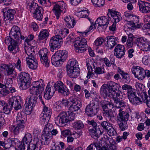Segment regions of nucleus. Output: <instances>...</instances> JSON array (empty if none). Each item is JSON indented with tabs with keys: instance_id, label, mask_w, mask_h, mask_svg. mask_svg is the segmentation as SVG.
Here are the masks:
<instances>
[{
	"instance_id": "603ef678",
	"label": "nucleus",
	"mask_w": 150,
	"mask_h": 150,
	"mask_svg": "<svg viewBox=\"0 0 150 150\" xmlns=\"http://www.w3.org/2000/svg\"><path fill=\"white\" fill-rule=\"evenodd\" d=\"M17 98V101H16V103H15V104L13 106V108L16 110L21 109V105L22 103V101L20 97L18 96Z\"/></svg>"
},
{
	"instance_id": "774afa93",
	"label": "nucleus",
	"mask_w": 150,
	"mask_h": 150,
	"mask_svg": "<svg viewBox=\"0 0 150 150\" xmlns=\"http://www.w3.org/2000/svg\"><path fill=\"white\" fill-rule=\"evenodd\" d=\"M144 21L146 23L145 26L146 25L147 26L146 28H150V15L146 16Z\"/></svg>"
},
{
	"instance_id": "39448f33",
	"label": "nucleus",
	"mask_w": 150,
	"mask_h": 150,
	"mask_svg": "<svg viewBox=\"0 0 150 150\" xmlns=\"http://www.w3.org/2000/svg\"><path fill=\"white\" fill-rule=\"evenodd\" d=\"M87 41L84 38L77 37L74 44L75 51L77 52L82 53L86 50L85 47L87 45Z\"/></svg>"
},
{
	"instance_id": "5701e85b",
	"label": "nucleus",
	"mask_w": 150,
	"mask_h": 150,
	"mask_svg": "<svg viewBox=\"0 0 150 150\" xmlns=\"http://www.w3.org/2000/svg\"><path fill=\"white\" fill-rule=\"evenodd\" d=\"M130 20V21L127 20V21L128 22V24L131 27L134 28H139L142 26V24L139 22L138 17L133 16Z\"/></svg>"
},
{
	"instance_id": "aec40b11",
	"label": "nucleus",
	"mask_w": 150,
	"mask_h": 150,
	"mask_svg": "<svg viewBox=\"0 0 150 150\" xmlns=\"http://www.w3.org/2000/svg\"><path fill=\"white\" fill-rule=\"evenodd\" d=\"M65 5L63 1H61L54 4L53 10L57 19H58L60 15L61 11H62L63 9H65Z\"/></svg>"
},
{
	"instance_id": "72a5a7b5",
	"label": "nucleus",
	"mask_w": 150,
	"mask_h": 150,
	"mask_svg": "<svg viewBox=\"0 0 150 150\" xmlns=\"http://www.w3.org/2000/svg\"><path fill=\"white\" fill-rule=\"evenodd\" d=\"M119 113L117 118L118 121H127L129 118V115L128 112L122 111V109L119 110Z\"/></svg>"
},
{
	"instance_id": "6e6d98bb",
	"label": "nucleus",
	"mask_w": 150,
	"mask_h": 150,
	"mask_svg": "<svg viewBox=\"0 0 150 150\" xmlns=\"http://www.w3.org/2000/svg\"><path fill=\"white\" fill-rule=\"evenodd\" d=\"M92 3L96 6L102 7L105 4V0H91Z\"/></svg>"
},
{
	"instance_id": "20e7f679",
	"label": "nucleus",
	"mask_w": 150,
	"mask_h": 150,
	"mask_svg": "<svg viewBox=\"0 0 150 150\" xmlns=\"http://www.w3.org/2000/svg\"><path fill=\"white\" fill-rule=\"evenodd\" d=\"M19 79L21 82L19 86L20 89L22 90L27 89L31 83L30 75L27 73L22 72L19 75Z\"/></svg>"
},
{
	"instance_id": "4468645a",
	"label": "nucleus",
	"mask_w": 150,
	"mask_h": 150,
	"mask_svg": "<svg viewBox=\"0 0 150 150\" xmlns=\"http://www.w3.org/2000/svg\"><path fill=\"white\" fill-rule=\"evenodd\" d=\"M9 35L12 37L14 39L18 41V42H21V40H24V37L21 35L20 28L17 26L14 25L13 26L11 30Z\"/></svg>"
},
{
	"instance_id": "2f4dec72",
	"label": "nucleus",
	"mask_w": 150,
	"mask_h": 150,
	"mask_svg": "<svg viewBox=\"0 0 150 150\" xmlns=\"http://www.w3.org/2000/svg\"><path fill=\"white\" fill-rule=\"evenodd\" d=\"M59 57L57 52L52 55L51 58V62L52 64L55 66L59 67L62 64V62Z\"/></svg>"
},
{
	"instance_id": "f8f14e48",
	"label": "nucleus",
	"mask_w": 150,
	"mask_h": 150,
	"mask_svg": "<svg viewBox=\"0 0 150 150\" xmlns=\"http://www.w3.org/2000/svg\"><path fill=\"white\" fill-rule=\"evenodd\" d=\"M42 103L44 105V107L43 112L40 114V119L42 124L46 125L49 121L52 112L50 109L45 105L43 101H42Z\"/></svg>"
},
{
	"instance_id": "0eeeda50",
	"label": "nucleus",
	"mask_w": 150,
	"mask_h": 150,
	"mask_svg": "<svg viewBox=\"0 0 150 150\" xmlns=\"http://www.w3.org/2000/svg\"><path fill=\"white\" fill-rule=\"evenodd\" d=\"M33 134L35 135L34 138L28 146L27 150H39L42 145L41 144L40 139L38 136H40V133L38 130L33 132Z\"/></svg>"
},
{
	"instance_id": "338daca9",
	"label": "nucleus",
	"mask_w": 150,
	"mask_h": 150,
	"mask_svg": "<svg viewBox=\"0 0 150 150\" xmlns=\"http://www.w3.org/2000/svg\"><path fill=\"white\" fill-rule=\"evenodd\" d=\"M91 144H92L93 146L95 148V149L96 150H101L102 147L103 146H102V145L99 142H96L92 143Z\"/></svg>"
},
{
	"instance_id": "680f3d73",
	"label": "nucleus",
	"mask_w": 150,
	"mask_h": 150,
	"mask_svg": "<svg viewBox=\"0 0 150 150\" xmlns=\"http://www.w3.org/2000/svg\"><path fill=\"white\" fill-rule=\"evenodd\" d=\"M38 1L41 5L49 7L51 5V3L49 0H38Z\"/></svg>"
},
{
	"instance_id": "393cba45",
	"label": "nucleus",
	"mask_w": 150,
	"mask_h": 150,
	"mask_svg": "<svg viewBox=\"0 0 150 150\" xmlns=\"http://www.w3.org/2000/svg\"><path fill=\"white\" fill-rule=\"evenodd\" d=\"M56 90L54 86L50 87L48 85L45 91L44 97L45 99L49 100L53 96Z\"/></svg>"
},
{
	"instance_id": "9d476101",
	"label": "nucleus",
	"mask_w": 150,
	"mask_h": 150,
	"mask_svg": "<svg viewBox=\"0 0 150 150\" xmlns=\"http://www.w3.org/2000/svg\"><path fill=\"white\" fill-rule=\"evenodd\" d=\"M134 43L142 50L150 51V41L145 38L142 37L137 38Z\"/></svg>"
},
{
	"instance_id": "bf43d9fd",
	"label": "nucleus",
	"mask_w": 150,
	"mask_h": 150,
	"mask_svg": "<svg viewBox=\"0 0 150 150\" xmlns=\"http://www.w3.org/2000/svg\"><path fill=\"white\" fill-rule=\"evenodd\" d=\"M81 105L75 104L72 105L69 107V110L71 112L77 111L79 110Z\"/></svg>"
},
{
	"instance_id": "69168bd1",
	"label": "nucleus",
	"mask_w": 150,
	"mask_h": 150,
	"mask_svg": "<svg viewBox=\"0 0 150 150\" xmlns=\"http://www.w3.org/2000/svg\"><path fill=\"white\" fill-rule=\"evenodd\" d=\"M95 73L97 74H102L105 72V70L104 68L100 67H96L95 68Z\"/></svg>"
},
{
	"instance_id": "6e6552de",
	"label": "nucleus",
	"mask_w": 150,
	"mask_h": 150,
	"mask_svg": "<svg viewBox=\"0 0 150 150\" xmlns=\"http://www.w3.org/2000/svg\"><path fill=\"white\" fill-rule=\"evenodd\" d=\"M13 38L10 35L8 36L5 38V42L7 45H9L8 47L9 50L15 54L19 52V50L17 45L18 41L15 39L13 40Z\"/></svg>"
},
{
	"instance_id": "cd10ccee",
	"label": "nucleus",
	"mask_w": 150,
	"mask_h": 150,
	"mask_svg": "<svg viewBox=\"0 0 150 150\" xmlns=\"http://www.w3.org/2000/svg\"><path fill=\"white\" fill-rule=\"evenodd\" d=\"M26 60L29 68L32 69H35L37 68L38 63L36 58L34 57H26Z\"/></svg>"
},
{
	"instance_id": "37998d69",
	"label": "nucleus",
	"mask_w": 150,
	"mask_h": 150,
	"mask_svg": "<svg viewBox=\"0 0 150 150\" xmlns=\"http://www.w3.org/2000/svg\"><path fill=\"white\" fill-rule=\"evenodd\" d=\"M33 47L31 45L25 46L24 49L25 53L28 56L27 57H34V51L33 50Z\"/></svg>"
},
{
	"instance_id": "423d86ee",
	"label": "nucleus",
	"mask_w": 150,
	"mask_h": 150,
	"mask_svg": "<svg viewBox=\"0 0 150 150\" xmlns=\"http://www.w3.org/2000/svg\"><path fill=\"white\" fill-rule=\"evenodd\" d=\"M107 15L109 18H110L111 16L113 18L112 20H114L111 26L109 27V29L112 31H115L116 28V23L119 22L122 19L120 13L114 10L109 9Z\"/></svg>"
},
{
	"instance_id": "a211bd4d",
	"label": "nucleus",
	"mask_w": 150,
	"mask_h": 150,
	"mask_svg": "<svg viewBox=\"0 0 150 150\" xmlns=\"http://www.w3.org/2000/svg\"><path fill=\"white\" fill-rule=\"evenodd\" d=\"M100 125L104 130H105L110 136H114L116 132L112 126V124L106 121L102 122Z\"/></svg>"
},
{
	"instance_id": "f704fd0d",
	"label": "nucleus",
	"mask_w": 150,
	"mask_h": 150,
	"mask_svg": "<svg viewBox=\"0 0 150 150\" xmlns=\"http://www.w3.org/2000/svg\"><path fill=\"white\" fill-rule=\"evenodd\" d=\"M78 13H81V14H83V16H84V17L87 18L90 21L91 23V25L88 29V32H89L94 28L95 29L96 28V25H95V23L94 24L93 22H91V21L92 20V19L88 17V16L89 15V13L88 11L81 10Z\"/></svg>"
},
{
	"instance_id": "864d4df0",
	"label": "nucleus",
	"mask_w": 150,
	"mask_h": 150,
	"mask_svg": "<svg viewBox=\"0 0 150 150\" xmlns=\"http://www.w3.org/2000/svg\"><path fill=\"white\" fill-rule=\"evenodd\" d=\"M74 128L77 129H80L84 127V124L81 120H78L74 122L73 124Z\"/></svg>"
},
{
	"instance_id": "ea45409f",
	"label": "nucleus",
	"mask_w": 150,
	"mask_h": 150,
	"mask_svg": "<svg viewBox=\"0 0 150 150\" xmlns=\"http://www.w3.org/2000/svg\"><path fill=\"white\" fill-rule=\"evenodd\" d=\"M64 20L66 23L65 25L68 28H70L74 27L75 22L73 18H71L70 17L66 16L64 18Z\"/></svg>"
},
{
	"instance_id": "bb28decb",
	"label": "nucleus",
	"mask_w": 150,
	"mask_h": 150,
	"mask_svg": "<svg viewBox=\"0 0 150 150\" xmlns=\"http://www.w3.org/2000/svg\"><path fill=\"white\" fill-rule=\"evenodd\" d=\"M108 83L109 84L110 88L111 90V96L113 97L117 96L120 97V94L122 93L120 92L117 93L116 91H117V88L118 87V84L112 81H110L108 82Z\"/></svg>"
},
{
	"instance_id": "09e8293b",
	"label": "nucleus",
	"mask_w": 150,
	"mask_h": 150,
	"mask_svg": "<svg viewBox=\"0 0 150 150\" xmlns=\"http://www.w3.org/2000/svg\"><path fill=\"white\" fill-rule=\"evenodd\" d=\"M77 61L74 59H70L68 62L66 66L67 68H74L78 69Z\"/></svg>"
},
{
	"instance_id": "2eb2a0df",
	"label": "nucleus",
	"mask_w": 150,
	"mask_h": 150,
	"mask_svg": "<svg viewBox=\"0 0 150 150\" xmlns=\"http://www.w3.org/2000/svg\"><path fill=\"white\" fill-rule=\"evenodd\" d=\"M69 118H67V112H61L59 115L55 120V123L58 126H61L62 125L67 123L69 120H71L73 119Z\"/></svg>"
},
{
	"instance_id": "3c124183",
	"label": "nucleus",
	"mask_w": 150,
	"mask_h": 150,
	"mask_svg": "<svg viewBox=\"0 0 150 150\" xmlns=\"http://www.w3.org/2000/svg\"><path fill=\"white\" fill-rule=\"evenodd\" d=\"M122 89L123 90H127V96L129 95L135 91L133 89L132 86L127 84H124L122 86Z\"/></svg>"
},
{
	"instance_id": "e2e57ef3",
	"label": "nucleus",
	"mask_w": 150,
	"mask_h": 150,
	"mask_svg": "<svg viewBox=\"0 0 150 150\" xmlns=\"http://www.w3.org/2000/svg\"><path fill=\"white\" fill-rule=\"evenodd\" d=\"M146 2L141 0L138 1V4L139 7V10L142 13H143V11L142 10L144 9L145 8L144 5H145Z\"/></svg>"
},
{
	"instance_id": "8fccbe9b",
	"label": "nucleus",
	"mask_w": 150,
	"mask_h": 150,
	"mask_svg": "<svg viewBox=\"0 0 150 150\" xmlns=\"http://www.w3.org/2000/svg\"><path fill=\"white\" fill-rule=\"evenodd\" d=\"M69 33V31L68 29L65 28L61 29L59 28L56 30V34L60 35V36L62 37V38H64Z\"/></svg>"
},
{
	"instance_id": "a18cd8bd",
	"label": "nucleus",
	"mask_w": 150,
	"mask_h": 150,
	"mask_svg": "<svg viewBox=\"0 0 150 150\" xmlns=\"http://www.w3.org/2000/svg\"><path fill=\"white\" fill-rule=\"evenodd\" d=\"M69 101L70 105H81V100L78 99H77L75 96H72L68 98Z\"/></svg>"
},
{
	"instance_id": "f257e3e1",
	"label": "nucleus",
	"mask_w": 150,
	"mask_h": 150,
	"mask_svg": "<svg viewBox=\"0 0 150 150\" xmlns=\"http://www.w3.org/2000/svg\"><path fill=\"white\" fill-rule=\"evenodd\" d=\"M43 81L42 79L39 81L33 82L32 83V87L29 89V92L31 94L28 96L26 99L25 108L24 111L27 115L31 114L33 108L34 107L37 103L38 97L42 100V94L44 90Z\"/></svg>"
},
{
	"instance_id": "5fc2aeb1",
	"label": "nucleus",
	"mask_w": 150,
	"mask_h": 150,
	"mask_svg": "<svg viewBox=\"0 0 150 150\" xmlns=\"http://www.w3.org/2000/svg\"><path fill=\"white\" fill-rule=\"evenodd\" d=\"M117 122L119 124V128L121 130L124 131L127 129V121L122 120L121 121H118Z\"/></svg>"
},
{
	"instance_id": "f03ea898",
	"label": "nucleus",
	"mask_w": 150,
	"mask_h": 150,
	"mask_svg": "<svg viewBox=\"0 0 150 150\" xmlns=\"http://www.w3.org/2000/svg\"><path fill=\"white\" fill-rule=\"evenodd\" d=\"M100 101L97 98L91 101L86 106L85 113L88 116L92 117L97 114L99 110Z\"/></svg>"
},
{
	"instance_id": "0e129e2a",
	"label": "nucleus",
	"mask_w": 150,
	"mask_h": 150,
	"mask_svg": "<svg viewBox=\"0 0 150 150\" xmlns=\"http://www.w3.org/2000/svg\"><path fill=\"white\" fill-rule=\"evenodd\" d=\"M10 91L6 88H4L0 91V93L1 96H5L9 93Z\"/></svg>"
},
{
	"instance_id": "7ed1b4c3",
	"label": "nucleus",
	"mask_w": 150,
	"mask_h": 150,
	"mask_svg": "<svg viewBox=\"0 0 150 150\" xmlns=\"http://www.w3.org/2000/svg\"><path fill=\"white\" fill-rule=\"evenodd\" d=\"M101 104L103 111V114L106 117V119L109 121L114 122L115 120V118L113 112L111 109H109L108 105L111 104L110 102L106 100L101 101Z\"/></svg>"
},
{
	"instance_id": "a878e982",
	"label": "nucleus",
	"mask_w": 150,
	"mask_h": 150,
	"mask_svg": "<svg viewBox=\"0 0 150 150\" xmlns=\"http://www.w3.org/2000/svg\"><path fill=\"white\" fill-rule=\"evenodd\" d=\"M106 46L110 49H112L117 44L118 38L114 36H109L106 37Z\"/></svg>"
},
{
	"instance_id": "c9c22d12",
	"label": "nucleus",
	"mask_w": 150,
	"mask_h": 150,
	"mask_svg": "<svg viewBox=\"0 0 150 150\" xmlns=\"http://www.w3.org/2000/svg\"><path fill=\"white\" fill-rule=\"evenodd\" d=\"M67 72L68 76L71 78H76L79 75L78 69L67 68Z\"/></svg>"
},
{
	"instance_id": "ddd939ff",
	"label": "nucleus",
	"mask_w": 150,
	"mask_h": 150,
	"mask_svg": "<svg viewBox=\"0 0 150 150\" xmlns=\"http://www.w3.org/2000/svg\"><path fill=\"white\" fill-rule=\"evenodd\" d=\"M54 86L56 91L62 96H67L70 94L69 89L61 81L56 82L54 84Z\"/></svg>"
},
{
	"instance_id": "49530a36",
	"label": "nucleus",
	"mask_w": 150,
	"mask_h": 150,
	"mask_svg": "<svg viewBox=\"0 0 150 150\" xmlns=\"http://www.w3.org/2000/svg\"><path fill=\"white\" fill-rule=\"evenodd\" d=\"M49 33L48 30L46 29L43 30L41 31L38 36V39L40 40L44 39H46L49 36Z\"/></svg>"
},
{
	"instance_id": "4d7b16f0",
	"label": "nucleus",
	"mask_w": 150,
	"mask_h": 150,
	"mask_svg": "<svg viewBox=\"0 0 150 150\" xmlns=\"http://www.w3.org/2000/svg\"><path fill=\"white\" fill-rule=\"evenodd\" d=\"M12 108L10 105L8 104V105L6 103L5 105H4L2 110H3L4 113L7 114L10 113Z\"/></svg>"
},
{
	"instance_id": "473e14b6",
	"label": "nucleus",
	"mask_w": 150,
	"mask_h": 150,
	"mask_svg": "<svg viewBox=\"0 0 150 150\" xmlns=\"http://www.w3.org/2000/svg\"><path fill=\"white\" fill-rule=\"evenodd\" d=\"M25 127L23 125H18L16 124V125H12L9 127V129L11 132H13L15 135H17L19 133L20 131L23 130Z\"/></svg>"
},
{
	"instance_id": "c85d7f7f",
	"label": "nucleus",
	"mask_w": 150,
	"mask_h": 150,
	"mask_svg": "<svg viewBox=\"0 0 150 150\" xmlns=\"http://www.w3.org/2000/svg\"><path fill=\"white\" fill-rule=\"evenodd\" d=\"M86 62V65L88 71L86 77L87 78L89 79L94 75L93 73L92 72L93 71L92 66L94 68H95V66L93 62L90 59H87Z\"/></svg>"
},
{
	"instance_id": "b1692460",
	"label": "nucleus",
	"mask_w": 150,
	"mask_h": 150,
	"mask_svg": "<svg viewBox=\"0 0 150 150\" xmlns=\"http://www.w3.org/2000/svg\"><path fill=\"white\" fill-rule=\"evenodd\" d=\"M15 69V64L13 63L8 65L3 64L0 67V69L2 71H6L8 75L13 74Z\"/></svg>"
},
{
	"instance_id": "4be33fe9",
	"label": "nucleus",
	"mask_w": 150,
	"mask_h": 150,
	"mask_svg": "<svg viewBox=\"0 0 150 150\" xmlns=\"http://www.w3.org/2000/svg\"><path fill=\"white\" fill-rule=\"evenodd\" d=\"M2 11L5 18L10 21L13 20L16 12L14 10L10 9L9 8H5L2 9Z\"/></svg>"
},
{
	"instance_id": "7c9ffc66",
	"label": "nucleus",
	"mask_w": 150,
	"mask_h": 150,
	"mask_svg": "<svg viewBox=\"0 0 150 150\" xmlns=\"http://www.w3.org/2000/svg\"><path fill=\"white\" fill-rule=\"evenodd\" d=\"M120 95V97L115 96L112 97L114 103L113 105L117 108H119L121 107H124L125 106V103L124 101L122 99V98Z\"/></svg>"
},
{
	"instance_id": "a19ab883",
	"label": "nucleus",
	"mask_w": 150,
	"mask_h": 150,
	"mask_svg": "<svg viewBox=\"0 0 150 150\" xmlns=\"http://www.w3.org/2000/svg\"><path fill=\"white\" fill-rule=\"evenodd\" d=\"M25 117L22 115L21 113H18L17 115L16 118V124L18 125H23L25 127Z\"/></svg>"
},
{
	"instance_id": "58836bf2",
	"label": "nucleus",
	"mask_w": 150,
	"mask_h": 150,
	"mask_svg": "<svg viewBox=\"0 0 150 150\" xmlns=\"http://www.w3.org/2000/svg\"><path fill=\"white\" fill-rule=\"evenodd\" d=\"M39 6H38L37 4L32 1H30L27 3V8L31 12L33 13H35V11L38 9Z\"/></svg>"
},
{
	"instance_id": "79ce46f5",
	"label": "nucleus",
	"mask_w": 150,
	"mask_h": 150,
	"mask_svg": "<svg viewBox=\"0 0 150 150\" xmlns=\"http://www.w3.org/2000/svg\"><path fill=\"white\" fill-rule=\"evenodd\" d=\"M118 72L122 76V79L125 82H129L130 81V76L127 73H125L119 67L118 69Z\"/></svg>"
},
{
	"instance_id": "412c9836",
	"label": "nucleus",
	"mask_w": 150,
	"mask_h": 150,
	"mask_svg": "<svg viewBox=\"0 0 150 150\" xmlns=\"http://www.w3.org/2000/svg\"><path fill=\"white\" fill-rule=\"evenodd\" d=\"M114 52L115 56L121 59L123 57L125 54V49L123 45L118 44L115 47Z\"/></svg>"
},
{
	"instance_id": "e433bc0d",
	"label": "nucleus",
	"mask_w": 150,
	"mask_h": 150,
	"mask_svg": "<svg viewBox=\"0 0 150 150\" xmlns=\"http://www.w3.org/2000/svg\"><path fill=\"white\" fill-rule=\"evenodd\" d=\"M103 132L100 130L99 128L98 129L93 128L89 130V133L91 137L96 139L99 137V135L102 134Z\"/></svg>"
},
{
	"instance_id": "13d9d810",
	"label": "nucleus",
	"mask_w": 150,
	"mask_h": 150,
	"mask_svg": "<svg viewBox=\"0 0 150 150\" xmlns=\"http://www.w3.org/2000/svg\"><path fill=\"white\" fill-rule=\"evenodd\" d=\"M108 146L109 147V150H117V147L115 142L112 140L110 141L109 144H108Z\"/></svg>"
},
{
	"instance_id": "c756f323",
	"label": "nucleus",
	"mask_w": 150,
	"mask_h": 150,
	"mask_svg": "<svg viewBox=\"0 0 150 150\" xmlns=\"http://www.w3.org/2000/svg\"><path fill=\"white\" fill-rule=\"evenodd\" d=\"M111 91L108 83L103 84L100 88V93L105 97L111 95Z\"/></svg>"
},
{
	"instance_id": "6ab92c4d",
	"label": "nucleus",
	"mask_w": 150,
	"mask_h": 150,
	"mask_svg": "<svg viewBox=\"0 0 150 150\" xmlns=\"http://www.w3.org/2000/svg\"><path fill=\"white\" fill-rule=\"evenodd\" d=\"M129 95L128 96L130 102L132 104L138 105L142 104L143 102L142 97L140 98L137 96V94L136 91H134Z\"/></svg>"
},
{
	"instance_id": "de8ad7c7",
	"label": "nucleus",
	"mask_w": 150,
	"mask_h": 150,
	"mask_svg": "<svg viewBox=\"0 0 150 150\" xmlns=\"http://www.w3.org/2000/svg\"><path fill=\"white\" fill-rule=\"evenodd\" d=\"M32 136L31 134L28 132H26L25 133L24 136L22 139V141L24 144V143L25 144L28 143H31L32 141Z\"/></svg>"
},
{
	"instance_id": "9b49d317",
	"label": "nucleus",
	"mask_w": 150,
	"mask_h": 150,
	"mask_svg": "<svg viewBox=\"0 0 150 150\" xmlns=\"http://www.w3.org/2000/svg\"><path fill=\"white\" fill-rule=\"evenodd\" d=\"M50 131V127H45L41 139L40 140V139L41 145H47L49 144L52 138Z\"/></svg>"
},
{
	"instance_id": "052dcab7",
	"label": "nucleus",
	"mask_w": 150,
	"mask_h": 150,
	"mask_svg": "<svg viewBox=\"0 0 150 150\" xmlns=\"http://www.w3.org/2000/svg\"><path fill=\"white\" fill-rule=\"evenodd\" d=\"M17 97L18 96L13 97L10 98L8 100V103L10 105L12 108L13 107V106L17 101Z\"/></svg>"
},
{
	"instance_id": "dca6fc26",
	"label": "nucleus",
	"mask_w": 150,
	"mask_h": 150,
	"mask_svg": "<svg viewBox=\"0 0 150 150\" xmlns=\"http://www.w3.org/2000/svg\"><path fill=\"white\" fill-rule=\"evenodd\" d=\"M47 53L48 50L46 48L41 50L39 52L41 62L46 67H48L50 62L47 56Z\"/></svg>"
},
{
	"instance_id": "f3484780",
	"label": "nucleus",
	"mask_w": 150,
	"mask_h": 150,
	"mask_svg": "<svg viewBox=\"0 0 150 150\" xmlns=\"http://www.w3.org/2000/svg\"><path fill=\"white\" fill-rule=\"evenodd\" d=\"M131 71L135 78L142 80L144 79V69L142 67L134 66L131 69Z\"/></svg>"
},
{
	"instance_id": "1a4fd4ad",
	"label": "nucleus",
	"mask_w": 150,
	"mask_h": 150,
	"mask_svg": "<svg viewBox=\"0 0 150 150\" xmlns=\"http://www.w3.org/2000/svg\"><path fill=\"white\" fill-rule=\"evenodd\" d=\"M62 43V37L60 35L56 34L51 38L49 43L50 50L53 52L54 49L57 50L61 47Z\"/></svg>"
},
{
	"instance_id": "c03bdc74",
	"label": "nucleus",
	"mask_w": 150,
	"mask_h": 150,
	"mask_svg": "<svg viewBox=\"0 0 150 150\" xmlns=\"http://www.w3.org/2000/svg\"><path fill=\"white\" fill-rule=\"evenodd\" d=\"M58 55L62 62V63L65 61L67 57L68 52L65 50H59L57 51Z\"/></svg>"
},
{
	"instance_id": "4c0bfd02",
	"label": "nucleus",
	"mask_w": 150,
	"mask_h": 150,
	"mask_svg": "<svg viewBox=\"0 0 150 150\" xmlns=\"http://www.w3.org/2000/svg\"><path fill=\"white\" fill-rule=\"evenodd\" d=\"M43 9L42 8L39 6V8L35 11V13H33L34 17L36 18L37 20L39 21H42V14L43 13Z\"/></svg>"
}]
</instances>
